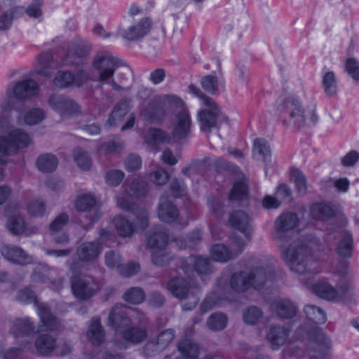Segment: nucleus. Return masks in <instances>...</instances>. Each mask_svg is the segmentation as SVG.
I'll return each mask as SVG.
<instances>
[{"label": "nucleus", "mask_w": 359, "mask_h": 359, "mask_svg": "<svg viewBox=\"0 0 359 359\" xmlns=\"http://www.w3.org/2000/svg\"><path fill=\"white\" fill-rule=\"evenodd\" d=\"M201 86L205 91L214 93L218 88L217 78L212 75L204 76L201 80Z\"/></svg>", "instance_id": "63"}, {"label": "nucleus", "mask_w": 359, "mask_h": 359, "mask_svg": "<svg viewBox=\"0 0 359 359\" xmlns=\"http://www.w3.org/2000/svg\"><path fill=\"white\" fill-rule=\"evenodd\" d=\"M18 301L24 304L34 303V305L37 307V304H40L36 301V297L35 293L29 288H25L20 290L18 292L17 296Z\"/></svg>", "instance_id": "60"}, {"label": "nucleus", "mask_w": 359, "mask_h": 359, "mask_svg": "<svg viewBox=\"0 0 359 359\" xmlns=\"http://www.w3.org/2000/svg\"><path fill=\"white\" fill-rule=\"evenodd\" d=\"M43 0H33L28 6L25 8V14L32 18H39L42 14Z\"/></svg>", "instance_id": "55"}, {"label": "nucleus", "mask_w": 359, "mask_h": 359, "mask_svg": "<svg viewBox=\"0 0 359 359\" xmlns=\"http://www.w3.org/2000/svg\"><path fill=\"white\" fill-rule=\"evenodd\" d=\"M175 331L173 329H167L161 332L157 337L156 339L148 342L144 347V351L149 354V351L153 348H156V351L164 350L174 339Z\"/></svg>", "instance_id": "29"}, {"label": "nucleus", "mask_w": 359, "mask_h": 359, "mask_svg": "<svg viewBox=\"0 0 359 359\" xmlns=\"http://www.w3.org/2000/svg\"><path fill=\"white\" fill-rule=\"evenodd\" d=\"M30 142L29 135L20 129L12 130L8 135L0 136V180L4 176V166L8 161L7 156L28 147Z\"/></svg>", "instance_id": "8"}, {"label": "nucleus", "mask_w": 359, "mask_h": 359, "mask_svg": "<svg viewBox=\"0 0 359 359\" xmlns=\"http://www.w3.org/2000/svg\"><path fill=\"white\" fill-rule=\"evenodd\" d=\"M17 205H15V211L17 210ZM11 207L6 209V215L8 217L7 227L13 235H18L24 233L25 229V222L24 219L16 212L11 215Z\"/></svg>", "instance_id": "33"}, {"label": "nucleus", "mask_w": 359, "mask_h": 359, "mask_svg": "<svg viewBox=\"0 0 359 359\" xmlns=\"http://www.w3.org/2000/svg\"><path fill=\"white\" fill-rule=\"evenodd\" d=\"M44 118L43 111L38 108L29 110L25 116V122L27 125H36L40 123Z\"/></svg>", "instance_id": "58"}, {"label": "nucleus", "mask_w": 359, "mask_h": 359, "mask_svg": "<svg viewBox=\"0 0 359 359\" xmlns=\"http://www.w3.org/2000/svg\"><path fill=\"white\" fill-rule=\"evenodd\" d=\"M116 229L118 233L123 237H128L134 232V227L128 219L123 216L117 217L115 219Z\"/></svg>", "instance_id": "50"}, {"label": "nucleus", "mask_w": 359, "mask_h": 359, "mask_svg": "<svg viewBox=\"0 0 359 359\" xmlns=\"http://www.w3.org/2000/svg\"><path fill=\"white\" fill-rule=\"evenodd\" d=\"M170 140V137L169 135L160 129L151 128L147 131L146 135L147 142L154 145L161 143H168Z\"/></svg>", "instance_id": "47"}, {"label": "nucleus", "mask_w": 359, "mask_h": 359, "mask_svg": "<svg viewBox=\"0 0 359 359\" xmlns=\"http://www.w3.org/2000/svg\"><path fill=\"white\" fill-rule=\"evenodd\" d=\"M271 309L282 318H292L297 312V306L288 299H278L271 304Z\"/></svg>", "instance_id": "34"}, {"label": "nucleus", "mask_w": 359, "mask_h": 359, "mask_svg": "<svg viewBox=\"0 0 359 359\" xmlns=\"http://www.w3.org/2000/svg\"><path fill=\"white\" fill-rule=\"evenodd\" d=\"M168 241V234L163 229H160L147 238V246L153 250L151 260L155 265L165 266L172 259V255L166 250Z\"/></svg>", "instance_id": "10"}, {"label": "nucleus", "mask_w": 359, "mask_h": 359, "mask_svg": "<svg viewBox=\"0 0 359 359\" xmlns=\"http://www.w3.org/2000/svg\"><path fill=\"white\" fill-rule=\"evenodd\" d=\"M101 253V247L95 241L81 243L76 250V255L81 262H90L95 260Z\"/></svg>", "instance_id": "26"}, {"label": "nucleus", "mask_w": 359, "mask_h": 359, "mask_svg": "<svg viewBox=\"0 0 359 359\" xmlns=\"http://www.w3.org/2000/svg\"><path fill=\"white\" fill-rule=\"evenodd\" d=\"M298 224L297 214H281L275 221L273 236L279 243L282 259L292 272L302 277V280L309 286V280L320 271L319 263L313 256V248L317 242L304 238L292 240L291 231Z\"/></svg>", "instance_id": "1"}, {"label": "nucleus", "mask_w": 359, "mask_h": 359, "mask_svg": "<svg viewBox=\"0 0 359 359\" xmlns=\"http://www.w3.org/2000/svg\"><path fill=\"white\" fill-rule=\"evenodd\" d=\"M228 318L226 316L221 312L212 313L206 321L208 327L215 332L223 330L227 325Z\"/></svg>", "instance_id": "41"}, {"label": "nucleus", "mask_w": 359, "mask_h": 359, "mask_svg": "<svg viewBox=\"0 0 359 359\" xmlns=\"http://www.w3.org/2000/svg\"><path fill=\"white\" fill-rule=\"evenodd\" d=\"M208 205L216 217L219 218L224 214V207L220 198L215 197L208 198Z\"/></svg>", "instance_id": "57"}, {"label": "nucleus", "mask_w": 359, "mask_h": 359, "mask_svg": "<svg viewBox=\"0 0 359 359\" xmlns=\"http://www.w3.org/2000/svg\"><path fill=\"white\" fill-rule=\"evenodd\" d=\"M114 331L121 332L124 340L133 344L142 342L147 337V332L144 329L123 326L121 323H118L117 317H114Z\"/></svg>", "instance_id": "18"}, {"label": "nucleus", "mask_w": 359, "mask_h": 359, "mask_svg": "<svg viewBox=\"0 0 359 359\" xmlns=\"http://www.w3.org/2000/svg\"><path fill=\"white\" fill-rule=\"evenodd\" d=\"M118 206L126 211L134 212L137 219V225L142 229H145L148 225L149 215L147 210L139 209L136 204L130 202L126 198H118Z\"/></svg>", "instance_id": "24"}, {"label": "nucleus", "mask_w": 359, "mask_h": 359, "mask_svg": "<svg viewBox=\"0 0 359 359\" xmlns=\"http://www.w3.org/2000/svg\"><path fill=\"white\" fill-rule=\"evenodd\" d=\"M309 351L308 353L295 346H287L283 351V359H324L331 350L330 340L317 327L309 334Z\"/></svg>", "instance_id": "3"}, {"label": "nucleus", "mask_w": 359, "mask_h": 359, "mask_svg": "<svg viewBox=\"0 0 359 359\" xmlns=\"http://www.w3.org/2000/svg\"><path fill=\"white\" fill-rule=\"evenodd\" d=\"M354 285L349 281L341 282L338 285L337 301L344 300L353 294Z\"/></svg>", "instance_id": "54"}, {"label": "nucleus", "mask_w": 359, "mask_h": 359, "mask_svg": "<svg viewBox=\"0 0 359 359\" xmlns=\"http://www.w3.org/2000/svg\"><path fill=\"white\" fill-rule=\"evenodd\" d=\"M74 159L77 165L83 170H88L92 164L88 153L83 149L78 147L74 150Z\"/></svg>", "instance_id": "49"}, {"label": "nucleus", "mask_w": 359, "mask_h": 359, "mask_svg": "<svg viewBox=\"0 0 359 359\" xmlns=\"http://www.w3.org/2000/svg\"><path fill=\"white\" fill-rule=\"evenodd\" d=\"M192 265L194 271L201 276L210 274L212 271L210 262L207 257L192 256L181 260V268L184 273H189L191 271Z\"/></svg>", "instance_id": "17"}, {"label": "nucleus", "mask_w": 359, "mask_h": 359, "mask_svg": "<svg viewBox=\"0 0 359 359\" xmlns=\"http://www.w3.org/2000/svg\"><path fill=\"white\" fill-rule=\"evenodd\" d=\"M75 205L77 210L86 213L84 217L89 220L88 224H84L82 219H80L83 226L86 229L90 228L101 217L100 213L97 211L91 213V210L96 205V200L90 194H83L79 196L76 200Z\"/></svg>", "instance_id": "14"}, {"label": "nucleus", "mask_w": 359, "mask_h": 359, "mask_svg": "<svg viewBox=\"0 0 359 359\" xmlns=\"http://www.w3.org/2000/svg\"><path fill=\"white\" fill-rule=\"evenodd\" d=\"M151 21L148 18H143L124 29L118 27L117 35L129 41H137L144 38L150 31Z\"/></svg>", "instance_id": "13"}, {"label": "nucleus", "mask_w": 359, "mask_h": 359, "mask_svg": "<svg viewBox=\"0 0 359 359\" xmlns=\"http://www.w3.org/2000/svg\"><path fill=\"white\" fill-rule=\"evenodd\" d=\"M50 107L62 117H72L81 114L76 102L62 94H53L48 99Z\"/></svg>", "instance_id": "11"}, {"label": "nucleus", "mask_w": 359, "mask_h": 359, "mask_svg": "<svg viewBox=\"0 0 359 359\" xmlns=\"http://www.w3.org/2000/svg\"><path fill=\"white\" fill-rule=\"evenodd\" d=\"M28 213L34 217H41L46 212V204L40 200H34L27 205Z\"/></svg>", "instance_id": "56"}, {"label": "nucleus", "mask_w": 359, "mask_h": 359, "mask_svg": "<svg viewBox=\"0 0 359 359\" xmlns=\"http://www.w3.org/2000/svg\"><path fill=\"white\" fill-rule=\"evenodd\" d=\"M123 299L130 304H139L143 302L144 293L140 287H132L124 293Z\"/></svg>", "instance_id": "52"}, {"label": "nucleus", "mask_w": 359, "mask_h": 359, "mask_svg": "<svg viewBox=\"0 0 359 359\" xmlns=\"http://www.w3.org/2000/svg\"><path fill=\"white\" fill-rule=\"evenodd\" d=\"M90 44L83 40L72 41L52 50H43L36 57L37 67H81L88 56Z\"/></svg>", "instance_id": "2"}, {"label": "nucleus", "mask_w": 359, "mask_h": 359, "mask_svg": "<svg viewBox=\"0 0 359 359\" xmlns=\"http://www.w3.org/2000/svg\"><path fill=\"white\" fill-rule=\"evenodd\" d=\"M1 255L11 262L26 265L32 261V257L22 248L13 245H6L1 249Z\"/></svg>", "instance_id": "21"}, {"label": "nucleus", "mask_w": 359, "mask_h": 359, "mask_svg": "<svg viewBox=\"0 0 359 359\" xmlns=\"http://www.w3.org/2000/svg\"><path fill=\"white\" fill-rule=\"evenodd\" d=\"M290 177L295 184L297 191L300 194H305L307 190V184L306 177L302 172L297 168H292Z\"/></svg>", "instance_id": "51"}, {"label": "nucleus", "mask_w": 359, "mask_h": 359, "mask_svg": "<svg viewBox=\"0 0 359 359\" xmlns=\"http://www.w3.org/2000/svg\"><path fill=\"white\" fill-rule=\"evenodd\" d=\"M248 194V185L246 179L236 180L229 194V201L231 202L241 201L247 198Z\"/></svg>", "instance_id": "38"}, {"label": "nucleus", "mask_w": 359, "mask_h": 359, "mask_svg": "<svg viewBox=\"0 0 359 359\" xmlns=\"http://www.w3.org/2000/svg\"><path fill=\"white\" fill-rule=\"evenodd\" d=\"M280 111L288 118L290 123L297 128H302L305 125L306 118L313 124L316 123L318 120L314 109L306 115L299 100L293 95L285 99L280 107Z\"/></svg>", "instance_id": "9"}, {"label": "nucleus", "mask_w": 359, "mask_h": 359, "mask_svg": "<svg viewBox=\"0 0 359 359\" xmlns=\"http://www.w3.org/2000/svg\"><path fill=\"white\" fill-rule=\"evenodd\" d=\"M183 101L175 95L158 96L140 111V115L152 123H161L168 116V109L183 107Z\"/></svg>", "instance_id": "6"}, {"label": "nucleus", "mask_w": 359, "mask_h": 359, "mask_svg": "<svg viewBox=\"0 0 359 359\" xmlns=\"http://www.w3.org/2000/svg\"><path fill=\"white\" fill-rule=\"evenodd\" d=\"M304 313L306 317L316 324L324 323L326 321L325 311L319 307L309 304L305 306Z\"/></svg>", "instance_id": "48"}, {"label": "nucleus", "mask_w": 359, "mask_h": 359, "mask_svg": "<svg viewBox=\"0 0 359 359\" xmlns=\"http://www.w3.org/2000/svg\"><path fill=\"white\" fill-rule=\"evenodd\" d=\"M124 191L128 196H144L147 192V184L144 180H134L131 184L125 186Z\"/></svg>", "instance_id": "42"}, {"label": "nucleus", "mask_w": 359, "mask_h": 359, "mask_svg": "<svg viewBox=\"0 0 359 359\" xmlns=\"http://www.w3.org/2000/svg\"><path fill=\"white\" fill-rule=\"evenodd\" d=\"M167 288L175 298L189 301L182 304L184 311L193 310L199 301L200 287L191 280H187L180 277L172 278L168 283Z\"/></svg>", "instance_id": "7"}, {"label": "nucleus", "mask_w": 359, "mask_h": 359, "mask_svg": "<svg viewBox=\"0 0 359 359\" xmlns=\"http://www.w3.org/2000/svg\"><path fill=\"white\" fill-rule=\"evenodd\" d=\"M172 126V135L174 139L182 140L189 135L192 121L187 109L183 108L176 114Z\"/></svg>", "instance_id": "15"}, {"label": "nucleus", "mask_w": 359, "mask_h": 359, "mask_svg": "<svg viewBox=\"0 0 359 359\" xmlns=\"http://www.w3.org/2000/svg\"><path fill=\"white\" fill-rule=\"evenodd\" d=\"M34 332L35 327L29 318L15 320L10 328V333L16 339L28 337Z\"/></svg>", "instance_id": "27"}, {"label": "nucleus", "mask_w": 359, "mask_h": 359, "mask_svg": "<svg viewBox=\"0 0 359 359\" xmlns=\"http://www.w3.org/2000/svg\"><path fill=\"white\" fill-rule=\"evenodd\" d=\"M189 90L200 99L204 107L198 112L200 128L203 131L209 133L212 128H217L219 123L226 120L213 99L203 94L200 89L194 85L189 86Z\"/></svg>", "instance_id": "4"}, {"label": "nucleus", "mask_w": 359, "mask_h": 359, "mask_svg": "<svg viewBox=\"0 0 359 359\" xmlns=\"http://www.w3.org/2000/svg\"><path fill=\"white\" fill-rule=\"evenodd\" d=\"M273 269L269 266H260L253 269L250 273L239 272L234 273L231 278V289L237 292H244L251 286L259 289L267 281L273 280Z\"/></svg>", "instance_id": "5"}, {"label": "nucleus", "mask_w": 359, "mask_h": 359, "mask_svg": "<svg viewBox=\"0 0 359 359\" xmlns=\"http://www.w3.org/2000/svg\"><path fill=\"white\" fill-rule=\"evenodd\" d=\"M150 178L156 185H163L168 181L169 175L165 170L158 168L151 174Z\"/></svg>", "instance_id": "64"}, {"label": "nucleus", "mask_w": 359, "mask_h": 359, "mask_svg": "<svg viewBox=\"0 0 359 359\" xmlns=\"http://www.w3.org/2000/svg\"><path fill=\"white\" fill-rule=\"evenodd\" d=\"M0 109V133H2L6 132L9 126L10 113L13 109V99L4 100Z\"/></svg>", "instance_id": "40"}, {"label": "nucleus", "mask_w": 359, "mask_h": 359, "mask_svg": "<svg viewBox=\"0 0 359 359\" xmlns=\"http://www.w3.org/2000/svg\"><path fill=\"white\" fill-rule=\"evenodd\" d=\"M36 166L41 172H50L56 169L57 159L50 154H42L37 158Z\"/></svg>", "instance_id": "43"}, {"label": "nucleus", "mask_w": 359, "mask_h": 359, "mask_svg": "<svg viewBox=\"0 0 359 359\" xmlns=\"http://www.w3.org/2000/svg\"><path fill=\"white\" fill-rule=\"evenodd\" d=\"M140 269V265L134 262L118 266V270L120 274L125 277H130L135 275Z\"/></svg>", "instance_id": "62"}, {"label": "nucleus", "mask_w": 359, "mask_h": 359, "mask_svg": "<svg viewBox=\"0 0 359 359\" xmlns=\"http://www.w3.org/2000/svg\"><path fill=\"white\" fill-rule=\"evenodd\" d=\"M56 339L48 334L39 336L35 341V347L39 354L49 356L55 348Z\"/></svg>", "instance_id": "35"}, {"label": "nucleus", "mask_w": 359, "mask_h": 359, "mask_svg": "<svg viewBox=\"0 0 359 359\" xmlns=\"http://www.w3.org/2000/svg\"><path fill=\"white\" fill-rule=\"evenodd\" d=\"M242 316L245 324L255 325L260 322L263 317V312L260 308L251 306L243 310Z\"/></svg>", "instance_id": "46"}, {"label": "nucleus", "mask_w": 359, "mask_h": 359, "mask_svg": "<svg viewBox=\"0 0 359 359\" xmlns=\"http://www.w3.org/2000/svg\"><path fill=\"white\" fill-rule=\"evenodd\" d=\"M334 238L338 240L336 252L338 255L343 257H350L353 252V238L346 231L337 229L332 233Z\"/></svg>", "instance_id": "20"}, {"label": "nucleus", "mask_w": 359, "mask_h": 359, "mask_svg": "<svg viewBox=\"0 0 359 359\" xmlns=\"http://www.w3.org/2000/svg\"><path fill=\"white\" fill-rule=\"evenodd\" d=\"M39 86L33 79L19 81L14 87L15 97L20 100L31 98L39 93Z\"/></svg>", "instance_id": "23"}, {"label": "nucleus", "mask_w": 359, "mask_h": 359, "mask_svg": "<svg viewBox=\"0 0 359 359\" xmlns=\"http://www.w3.org/2000/svg\"><path fill=\"white\" fill-rule=\"evenodd\" d=\"M246 245L247 243L244 240L234 236L233 238V252L224 245L216 244L211 248L210 255L215 261L226 262L241 253Z\"/></svg>", "instance_id": "12"}, {"label": "nucleus", "mask_w": 359, "mask_h": 359, "mask_svg": "<svg viewBox=\"0 0 359 359\" xmlns=\"http://www.w3.org/2000/svg\"><path fill=\"white\" fill-rule=\"evenodd\" d=\"M114 317H117L118 323H121L123 326L129 327L137 323H142L144 320V315L137 309L128 308L125 313L117 316L114 314Z\"/></svg>", "instance_id": "36"}, {"label": "nucleus", "mask_w": 359, "mask_h": 359, "mask_svg": "<svg viewBox=\"0 0 359 359\" xmlns=\"http://www.w3.org/2000/svg\"><path fill=\"white\" fill-rule=\"evenodd\" d=\"M177 349L184 356L191 359H195L199 354L198 345L188 338L187 333L184 338L178 342Z\"/></svg>", "instance_id": "37"}, {"label": "nucleus", "mask_w": 359, "mask_h": 359, "mask_svg": "<svg viewBox=\"0 0 359 359\" xmlns=\"http://www.w3.org/2000/svg\"><path fill=\"white\" fill-rule=\"evenodd\" d=\"M125 168L128 172H135L142 167V159L140 156L130 154L124 162Z\"/></svg>", "instance_id": "61"}, {"label": "nucleus", "mask_w": 359, "mask_h": 359, "mask_svg": "<svg viewBox=\"0 0 359 359\" xmlns=\"http://www.w3.org/2000/svg\"><path fill=\"white\" fill-rule=\"evenodd\" d=\"M229 221L233 228L244 234L246 239L245 241L248 243L251 239V224L249 216L241 210L233 211L230 214Z\"/></svg>", "instance_id": "19"}, {"label": "nucleus", "mask_w": 359, "mask_h": 359, "mask_svg": "<svg viewBox=\"0 0 359 359\" xmlns=\"http://www.w3.org/2000/svg\"><path fill=\"white\" fill-rule=\"evenodd\" d=\"M323 87L327 96L333 97L337 94L338 83L333 72L328 71L323 74Z\"/></svg>", "instance_id": "45"}, {"label": "nucleus", "mask_w": 359, "mask_h": 359, "mask_svg": "<svg viewBox=\"0 0 359 359\" xmlns=\"http://www.w3.org/2000/svg\"><path fill=\"white\" fill-rule=\"evenodd\" d=\"M37 313L40 318L41 323L47 330L54 331L60 327V320L50 311L46 304H37Z\"/></svg>", "instance_id": "28"}, {"label": "nucleus", "mask_w": 359, "mask_h": 359, "mask_svg": "<svg viewBox=\"0 0 359 359\" xmlns=\"http://www.w3.org/2000/svg\"><path fill=\"white\" fill-rule=\"evenodd\" d=\"M253 154L257 158L266 161L271 158V147L269 143L264 139L258 138L255 140Z\"/></svg>", "instance_id": "44"}, {"label": "nucleus", "mask_w": 359, "mask_h": 359, "mask_svg": "<svg viewBox=\"0 0 359 359\" xmlns=\"http://www.w3.org/2000/svg\"><path fill=\"white\" fill-rule=\"evenodd\" d=\"M85 80V77L81 74H79L76 76L69 71H60L55 76L53 82L55 87L65 88L70 86L80 87L83 85Z\"/></svg>", "instance_id": "25"}, {"label": "nucleus", "mask_w": 359, "mask_h": 359, "mask_svg": "<svg viewBox=\"0 0 359 359\" xmlns=\"http://www.w3.org/2000/svg\"><path fill=\"white\" fill-rule=\"evenodd\" d=\"M311 217L316 220H326L334 215L333 208L326 203H316L310 210Z\"/></svg>", "instance_id": "39"}, {"label": "nucleus", "mask_w": 359, "mask_h": 359, "mask_svg": "<svg viewBox=\"0 0 359 359\" xmlns=\"http://www.w3.org/2000/svg\"><path fill=\"white\" fill-rule=\"evenodd\" d=\"M313 292L319 297L328 300L337 302V290L327 280H321L312 285Z\"/></svg>", "instance_id": "30"}, {"label": "nucleus", "mask_w": 359, "mask_h": 359, "mask_svg": "<svg viewBox=\"0 0 359 359\" xmlns=\"http://www.w3.org/2000/svg\"><path fill=\"white\" fill-rule=\"evenodd\" d=\"M290 330L283 326H271L266 337L271 348L277 350L280 346L290 342Z\"/></svg>", "instance_id": "22"}, {"label": "nucleus", "mask_w": 359, "mask_h": 359, "mask_svg": "<svg viewBox=\"0 0 359 359\" xmlns=\"http://www.w3.org/2000/svg\"><path fill=\"white\" fill-rule=\"evenodd\" d=\"M71 287L75 297L81 300L90 298L95 293V283L90 277L71 278Z\"/></svg>", "instance_id": "16"}, {"label": "nucleus", "mask_w": 359, "mask_h": 359, "mask_svg": "<svg viewBox=\"0 0 359 359\" xmlns=\"http://www.w3.org/2000/svg\"><path fill=\"white\" fill-rule=\"evenodd\" d=\"M105 333L101 325L100 319L94 318L91 320L87 332V337L89 341L95 346H100L104 341Z\"/></svg>", "instance_id": "32"}, {"label": "nucleus", "mask_w": 359, "mask_h": 359, "mask_svg": "<svg viewBox=\"0 0 359 359\" xmlns=\"http://www.w3.org/2000/svg\"><path fill=\"white\" fill-rule=\"evenodd\" d=\"M112 65V55L106 51H101L95 55L92 67H110Z\"/></svg>", "instance_id": "53"}, {"label": "nucleus", "mask_w": 359, "mask_h": 359, "mask_svg": "<svg viewBox=\"0 0 359 359\" xmlns=\"http://www.w3.org/2000/svg\"><path fill=\"white\" fill-rule=\"evenodd\" d=\"M179 213L177 207L171 202L161 197L158 208L159 219L165 222H172L178 217Z\"/></svg>", "instance_id": "31"}, {"label": "nucleus", "mask_w": 359, "mask_h": 359, "mask_svg": "<svg viewBox=\"0 0 359 359\" xmlns=\"http://www.w3.org/2000/svg\"><path fill=\"white\" fill-rule=\"evenodd\" d=\"M68 222V215L65 212H62L50 224L49 229L51 233H56L62 230L67 224Z\"/></svg>", "instance_id": "59"}]
</instances>
